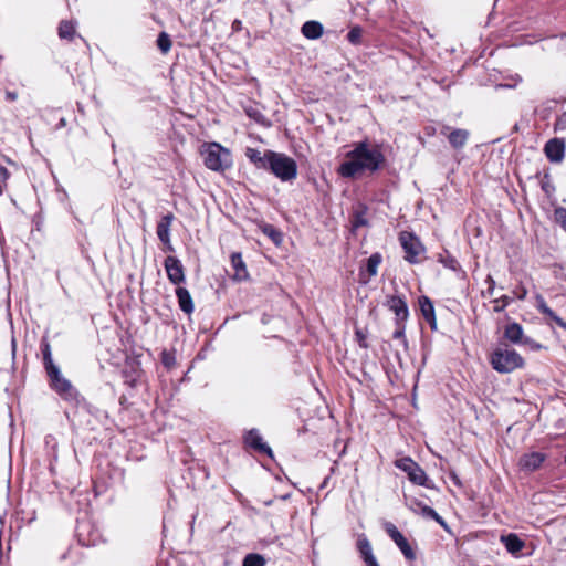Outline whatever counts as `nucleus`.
<instances>
[{"label":"nucleus","instance_id":"obj_27","mask_svg":"<svg viewBox=\"0 0 566 566\" xmlns=\"http://www.w3.org/2000/svg\"><path fill=\"white\" fill-rule=\"evenodd\" d=\"M75 33V27L70 21H62L59 27V35L61 39L71 40Z\"/></svg>","mask_w":566,"mask_h":566},{"label":"nucleus","instance_id":"obj_35","mask_svg":"<svg viewBox=\"0 0 566 566\" xmlns=\"http://www.w3.org/2000/svg\"><path fill=\"white\" fill-rule=\"evenodd\" d=\"M398 328L394 332V338L396 339H403L405 340V327L401 325V322H399Z\"/></svg>","mask_w":566,"mask_h":566},{"label":"nucleus","instance_id":"obj_33","mask_svg":"<svg viewBox=\"0 0 566 566\" xmlns=\"http://www.w3.org/2000/svg\"><path fill=\"white\" fill-rule=\"evenodd\" d=\"M43 360H44V365H45V369L46 371L50 370L52 367H56L52 360V357H51V349H50V345L46 344L44 346V349H43Z\"/></svg>","mask_w":566,"mask_h":566},{"label":"nucleus","instance_id":"obj_15","mask_svg":"<svg viewBox=\"0 0 566 566\" xmlns=\"http://www.w3.org/2000/svg\"><path fill=\"white\" fill-rule=\"evenodd\" d=\"M270 151L266 150L264 154H262L260 150L248 147L245 149V156L249 158V160L259 169H268V165L270 161Z\"/></svg>","mask_w":566,"mask_h":566},{"label":"nucleus","instance_id":"obj_4","mask_svg":"<svg viewBox=\"0 0 566 566\" xmlns=\"http://www.w3.org/2000/svg\"><path fill=\"white\" fill-rule=\"evenodd\" d=\"M268 169L282 181L294 180L297 176L296 161L282 153L270 151Z\"/></svg>","mask_w":566,"mask_h":566},{"label":"nucleus","instance_id":"obj_21","mask_svg":"<svg viewBox=\"0 0 566 566\" xmlns=\"http://www.w3.org/2000/svg\"><path fill=\"white\" fill-rule=\"evenodd\" d=\"M544 461V455L539 452H532V453H528V454H524L522 458H521V465L524 468V469H527V470H536L537 468H539V465L543 463Z\"/></svg>","mask_w":566,"mask_h":566},{"label":"nucleus","instance_id":"obj_39","mask_svg":"<svg viewBox=\"0 0 566 566\" xmlns=\"http://www.w3.org/2000/svg\"><path fill=\"white\" fill-rule=\"evenodd\" d=\"M486 282L490 284L489 292L492 294L493 287H494V280L491 276H488Z\"/></svg>","mask_w":566,"mask_h":566},{"label":"nucleus","instance_id":"obj_34","mask_svg":"<svg viewBox=\"0 0 566 566\" xmlns=\"http://www.w3.org/2000/svg\"><path fill=\"white\" fill-rule=\"evenodd\" d=\"M8 177H9V172H8L7 168H4L3 166L0 165V195L3 191V188L6 186Z\"/></svg>","mask_w":566,"mask_h":566},{"label":"nucleus","instance_id":"obj_13","mask_svg":"<svg viewBox=\"0 0 566 566\" xmlns=\"http://www.w3.org/2000/svg\"><path fill=\"white\" fill-rule=\"evenodd\" d=\"M382 261V256L380 253H374L371 254L368 259H367V262H366V268L365 270H361L359 275H360V280L364 282V283H367L369 282V280L374 276L377 275L378 273V268L380 265Z\"/></svg>","mask_w":566,"mask_h":566},{"label":"nucleus","instance_id":"obj_28","mask_svg":"<svg viewBox=\"0 0 566 566\" xmlns=\"http://www.w3.org/2000/svg\"><path fill=\"white\" fill-rule=\"evenodd\" d=\"M157 45H158L159 50L164 54H166V53H168L170 51V49H171V40H170L169 35L166 32H161L158 35Z\"/></svg>","mask_w":566,"mask_h":566},{"label":"nucleus","instance_id":"obj_8","mask_svg":"<svg viewBox=\"0 0 566 566\" xmlns=\"http://www.w3.org/2000/svg\"><path fill=\"white\" fill-rule=\"evenodd\" d=\"M409 510H411L416 514H420L423 517L432 518L437 523H439L444 530H449L446 521L430 506L423 504L417 499H409L407 502Z\"/></svg>","mask_w":566,"mask_h":566},{"label":"nucleus","instance_id":"obj_43","mask_svg":"<svg viewBox=\"0 0 566 566\" xmlns=\"http://www.w3.org/2000/svg\"><path fill=\"white\" fill-rule=\"evenodd\" d=\"M505 87H509V88H512L513 86L512 85H504Z\"/></svg>","mask_w":566,"mask_h":566},{"label":"nucleus","instance_id":"obj_30","mask_svg":"<svg viewBox=\"0 0 566 566\" xmlns=\"http://www.w3.org/2000/svg\"><path fill=\"white\" fill-rule=\"evenodd\" d=\"M263 233L266 234L269 238L272 239V241L279 245L282 242V234L276 229H274L272 226H265L263 228Z\"/></svg>","mask_w":566,"mask_h":566},{"label":"nucleus","instance_id":"obj_18","mask_svg":"<svg viewBox=\"0 0 566 566\" xmlns=\"http://www.w3.org/2000/svg\"><path fill=\"white\" fill-rule=\"evenodd\" d=\"M357 548L367 566H379L373 554L371 545L365 536L358 537Z\"/></svg>","mask_w":566,"mask_h":566},{"label":"nucleus","instance_id":"obj_7","mask_svg":"<svg viewBox=\"0 0 566 566\" xmlns=\"http://www.w3.org/2000/svg\"><path fill=\"white\" fill-rule=\"evenodd\" d=\"M385 530L389 537L395 542V544L399 547L403 556L408 560H413L416 558V554L411 546L409 545L407 538L398 531V528L392 523H387L385 525Z\"/></svg>","mask_w":566,"mask_h":566},{"label":"nucleus","instance_id":"obj_14","mask_svg":"<svg viewBox=\"0 0 566 566\" xmlns=\"http://www.w3.org/2000/svg\"><path fill=\"white\" fill-rule=\"evenodd\" d=\"M388 307L390 308V311H392L396 314L397 324H399V322H403L408 318V315H409L408 306H407V303L405 302V300H402L401 297L391 296L388 300Z\"/></svg>","mask_w":566,"mask_h":566},{"label":"nucleus","instance_id":"obj_12","mask_svg":"<svg viewBox=\"0 0 566 566\" xmlns=\"http://www.w3.org/2000/svg\"><path fill=\"white\" fill-rule=\"evenodd\" d=\"M175 217L172 213H167L157 223L158 239L166 245L167 250L172 251L174 248L170 241V227Z\"/></svg>","mask_w":566,"mask_h":566},{"label":"nucleus","instance_id":"obj_6","mask_svg":"<svg viewBox=\"0 0 566 566\" xmlns=\"http://www.w3.org/2000/svg\"><path fill=\"white\" fill-rule=\"evenodd\" d=\"M400 243L406 252L405 259L409 263H416L418 256L423 252V247L418 238L411 233L402 232L400 234Z\"/></svg>","mask_w":566,"mask_h":566},{"label":"nucleus","instance_id":"obj_1","mask_svg":"<svg viewBox=\"0 0 566 566\" xmlns=\"http://www.w3.org/2000/svg\"><path fill=\"white\" fill-rule=\"evenodd\" d=\"M382 160L384 157L377 148L369 147L367 143L361 142L347 153L346 160L338 168V174L346 178H353L365 170H377Z\"/></svg>","mask_w":566,"mask_h":566},{"label":"nucleus","instance_id":"obj_3","mask_svg":"<svg viewBox=\"0 0 566 566\" xmlns=\"http://www.w3.org/2000/svg\"><path fill=\"white\" fill-rule=\"evenodd\" d=\"M201 156L206 167L213 171H222L232 164L230 151L217 143L202 146Z\"/></svg>","mask_w":566,"mask_h":566},{"label":"nucleus","instance_id":"obj_29","mask_svg":"<svg viewBox=\"0 0 566 566\" xmlns=\"http://www.w3.org/2000/svg\"><path fill=\"white\" fill-rule=\"evenodd\" d=\"M265 560L259 554H248L244 559L242 566H264Z\"/></svg>","mask_w":566,"mask_h":566},{"label":"nucleus","instance_id":"obj_9","mask_svg":"<svg viewBox=\"0 0 566 566\" xmlns=\"http://www.w3.org/2000/svg\"><path fill=\"white\" fill-rule=\"evenodd\" d=\"M164 266L168 276V280L172 284H180L185 281L184 266L176 256H167L164 262Z\"/></svg>","mask_w":566,"mask_h":566},{"label":"nucleus","instance_id":"obj_11","mask_svg":"<svg viewBox=\"0 0 566 566\" xmlns=\"http://www.w3.org/2000/svg\"><path fill=\"white\" fill-rule=\"evenodd\" d=\"M544 153L549 161L560 163L565 157V142L559 138L549 139L545 144Z\"/></svg>","mask_w":566,"mask_h":566},{"label":"nucleus","instance_id":"obj_2","mask_svg":"<svg viewBox=\"0 0 566 566\" xmlns=\"http://www.w3.org/2000/svg\"><path fill=\"white\" fill-rule=\"evenodd\" d=\"M490 363L492 367L501 374H509L524 366L522 356L507 346H499L494 349L491 354Z\"/></svg>","mask_w":566,"mask_h":566},{"label":"nucleus","instance_id":"obj_17","mask_svg":"<svg viewBox=\"0 0 566 566\" xmlns=\"http://www.w3.org/2000/svg\"><path fill=\"white\" fill-rule=\"evenodd\" d=\"M500 542L505 546L506 551L512 555H516L525 547V542L522 541L516 534L510 533L502 535Z\"/></svg>","mask_w":566,"mask_h":566},{"label":"nucleus","instance_id":"obj_41","mask_svg":"<svg viewBox=\"0 0 566 566\" xmlns=\"http://www.w3.org/2000/svg\"><path fill=\"white\" fill-rule=\"evenodd\" d=\"M527 292L525 289H522L521 292L518 294H516V296L520 298V300H523L525 298Z\"/></svg>","mask_w":566,"mask_h":566},{"label":"nucleus","instance_id":"obj_26","mask_svg":"<svg viewBox=\"0 0 566 566\" xmlns=\"http://www.w3.org/2000/svg\"><path fill=\"white\" fill-rule=\"evenodd\" d=\"M469 133L465 129H454L448 135L450 144L454 148H462L468 140Z\"/></svg>","mask_w":566,"mask_h":566},{"label":"nucleus","instance_id":"obj_25","mask_svg":"<svg viewBox=\"0 0 566 566\" xmlns=\"http://www.w3.org/2000/svg\"><path fill=\"white\" fill-rule=\"evenodd\" d=\"M504 336L510 342H512L514 344H518L522 342L523 328L517 323H511V324L506 325V327L504 329Z\"/></svg>","mask_w":566,"mask_h":566},{"label":"nucleus","instance_id":"obj_16","mask_svg":"<svg viewBox=\"0 0 566 566\" xmlns=\"http://www.w3.org/2000/svg\"><path fill=\"white\" fill-rule=\"evenodd\" d=\"M245 443L259 452L272 455L271 448L262 441V437L258 430H250L245 436Z\"/></svg>","mask_w":566,"mask_h":566},{"label":"nucleus","instance_id":"obj_31","mask_svg":"<svg viewBox=\"0 0 566 566\" xmlns=\"http://www.w3.org/2000/svg\"><path fill=\"white\" fill-rule=\"evenodd\" d=\"M363 34V30L359 27H354L347 34V39L353 44H358L360 42Z\"/></svg>","mask_w":566,"mask_h":566},{"label":"nucleus","instance_id":"obj_32","mask_svg":"<svg viewBox=\"0 0 566 566\" xmlns=\"http://www.w3.org/2000/svg\"><path fill=\"white\" fill-rule=\"evenodd\" d=\"M554 217L557 223H559L566 231V208L559 207L554 211Z\"/></svg>","mask_w":566,"mask_h":566},{"label":"nucleus","instance_id":"obj_36","mask_svg":"<svg viewBox=\"0 0 566 566\" xmlns=\"http://www.w3.org/2000/svg\"><path fill=\"white\" fill-rule=\"evenodd\" d=\"M163 364L170 367L174 364V357L168 353H163Z\"/></svg>","mask_w":566,"mask_h":566},{"label":"nucleus","instance_id":"obj_37","mask_svg":"<svg viewBox=\"0 0 566 566\" xmlns=\"http://www.w3.org/2000/svg\"><path fill=\"white\" fill-rule=\"evenodd\" d=\"M557 126L559 127H565L566 126V111L560 115V117L557 119V123H556Z\"/></svg>","mask_w":566,"mask_h":566},{"label":"nucleus","instance_id":"obj_23","mask_svg":"<svg viewBox=\"0 0 566 566\" xmlns=\"http://www.w3.org/2000/svg\"><path fill=\"white\" fill-rule=\"evenodd\" d=\"M302 33L307 39L316 40L323 34V25L317 21H307L302 27Z\"/></svg>","mask_w":566,"mask_h":566},{"label":"nucleus","instance_id":"obj_5","mask_svg":"<svg viewBox=\"0 0 566 566\" xmlns=\"http://www.w3.org/2000/svg\"><path fill=\"white\" fill-rule=\"evenodd\" d=\"M395 465L408 474L409 480L418 485H426L427 474L411 458H401Z\"/></svg>","mask_w":566,"mask_h":566},{"label":"nucleus","instance_id":"obj_38","mask_svg":"<svg viewBox=\"0 0 566 566\" xmlns=\"http://www.w3.org/2000/svg\"><path fill=\"white\" fill-rule=\"evenodd\" d=\"M6 97H7V99H9V101H15V99L18 98V94H17L15 92H10V91H8V92L6 93Z\"/></svg>","mask_w":566,"mask_h":566},{"label":"nucleus","instance_id":"obj_22","mask_svg":"<svg viewBox=\"0 0 566 566\" xmlns=\"http://www.w3.org/2000/svg\"><path fill=\"white\" fill-rule=\"evenodd\" d=\"M231 264L234 269V279L242 281L248 279L249 273L240 253H233L231 255Z\"/></svg>","mask_w":566,"mask_h":566},{"label":"nucleus","instance_id":"obj_40","mask_svg":"<svg viewBox=\"0 0 566 566\" xmlns=\"http://www.w3.org/2000/svg\"><path fill=\"white\" fill-rule=\"evenodd\" d=\"M509 303V297L507 296H504L503 297V305L502 306H496L495 307V311H501L503 307H505Z\"/></svg>","mask_w":566,"mask_h":566},{"label":"nucleus","instance_id":"obj_19","mask_svg":"<svg viewBox=\"0 0 566 566\" xmlns=\"http://www.w3.org/2000/svg\"><path fill=\"white\" fill-rule=\"evenodd\" d=\"M419 306L422 316L424 319L430 324L432 329H436L437 327V321H436V314H434V307L431 302V300L428 296H421L419 298Z\"/></svg>","mask_w":566,"mask_h":566},{"label":"nucleus","instance_id":"obj_10","mask_svg":"<svg viewBox=\"0 0 566 566\" xmlns=\"http://www.w3.org/2000/svg\"><path fill=\"white\" fill-rule=\"evenodd\" d=\"M46 373L50 378L51 386L55 391H57L60 395H71V391L73 389L72 385L67 379H65L62 376L57 367H52Z\"/></svg>","mask_w":566,"mask_h":566},{"label":"nucleus","instance_id":"obj_42","mask_svg":"<svg viewBox=\"0 0 566 566\" xmlns=\"http://www.w3.org/2000/svg\"><path fill=\"white\" fill-rule=\"evenodd\" d=\"M454 263H455V260L451 259L450 264H448V266L454 269Z\"/></svg>","mask_w":566,"mask_h":566},{"label":"nucleus","instance_id":"obj_20","mask_svg":"<svg viewBox=\"0 0 566 566\" xmlns=\"http://www.w3.org/2000/svg\"><path fill=\"white\" fill-rule=\"evenodd\" d=\"M176 295H177L180 308L185 313L191 314L193 312V302H192V297H191L189 291L185 287H178L176 290Z\"/></svg>","mask_w":566,"mask_h":566},{"label":"nucleus","instance_id":"obj_24","mask_svg":"<svg viewBox=\"0 0 566 566\" xmlns=\"http://www.w3.org/2000/svg\"><path fill=\"white\" fill-rule=\"evenodd\" d=\"M537 308L543 313L545 316H547L549 319H552L555 324H557L559 327L566 329V322L560 318L558 315H556L555 312H553L546 304L543 297H537Z\"/></svg>","mask_w":566,"mask_h":566}]
</instances>
